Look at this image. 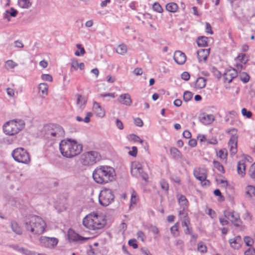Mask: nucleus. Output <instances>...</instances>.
<instances>
[{
  "instance_id": "f257e3e1",
  "label": "nucleus",
  "mask_w": 255,
  "mask_h": 255,
  "mask_svg": "<svg viewBox=\"0 0 255 255\" xmlns=\"http://www.w3.org/2000/svg\"><path fill=\"white\" fill-rule=\"evenodd\" d=\"M116 174L114 169L109 166H100L93 173L94 181L98 184H105L113 181Z\"/></svg>"
},
{
  "instance_id": "f03ea898",
  "label": "nucleus",
  "mask_w": 255,
  "mask_h": 255,
  "mask_svg": "<svg viewBox=\"0 0 255 255\" xmlns=\"http://www.w3.org/2000/svg\"><path fill=\"white\" fill-rule=\"evenodd\" d=\"M83 146L76 140L68 139L62 140L59 144V149L61 154L67 158H71L79 154Z\"/></svg>"
},
{
  "instance_id": "7ed1b4c3",
  "label": "nucleus",
  "mask_w": 255,
  "mask_h": 255,
  "mask_svg": "<svg viewBox=\"0 0 255 255\" xmlns=\"http://www.w3.org/2000/svg\"><path fill=\"white\" fill-rule=\"evenodd\" d=\"M46 226L45 222L37 216H29L24 220V227L26 230L33 234L40 235L44 231Z\"/></svg>"
},
{
  "instance_id": "20e7f679",
  "label": "nucleus",
  "mask_w": 255,
  "mask_h": 255,
  "mask_svg": "<svg viewBox=\"0 0 255 255\" xmlns=\"http://www.w3.org/2000/svg\"><path fill=\"white\" fill-rule=\"evenodd\" d=\"M106 224L105 216L97 213H92L83 219V225L91 230H98L103 228Z\"/></svg>"
},
{
  "instance_id": "39448f33",
  "label": "nucleus",
  "mask_w": 255,
  "mask_h": 255,
  "mask_svg": "<svg viewBox=\"0 0 255 255\" xmlns=\"http://www.w3.org/2000/svg\"><path fill=\"white\" fill-rule=\"evenodd\" d=\"M42 133L45 138L50 140H56L64 136V130L59 125L48 124L43 127Z\"/></svg>"
},
{
  "instance_id": "423d86ee",
  "label": "nucleus",
  "mask_w": 255,
  "mask_h": 255,
  "mask_svg": "<svg viewBox=\"0 0 255 255\" xmlns=\"http://www.w3.org/2000/svg\"><path fill=\"white\" fill-rule=\"evenodd\" d=\"M15 161L24 164H28L30 161V155L28 152L23 148H17L11 153Z\"/></svg>"
},
{
  "instance_id": "0eeeda50",
  "label": "nucleus",
  "mask_w": 255,
  "mask_h": 255,
  "mask_svg": "<svg viewBox=\"0 0 255 255\" xmlns=\"http://www.w3.org/2000/svg\"><path fill=\"white\" fill-rule=\"evenodd\" d=\"M114 195L111 189H104L100 193L99 203L103 206H107L114 201Z\"/></svg>"
},
{
  "instance_id": "6e6552de",
  "label": "nucleus",
  "mask_w": 255,
  "mask_h": 255,
  "mask_svg": "<svg viewBox=\"0 0 255 255\" xmlns=\"http://www.w3.org/2000/svg\"><path fill=\"white\" fill-rule=\"evenodd\" d=\"M100 159V154L95 151L87 152L82 156V163L84 165H92L99 161Z\"/></svg>"
},
{
  "instance_id": "1a4fd4ad",
  "label": "nucleus",
  "mask_w": 255,
  "mask_h": 255,
  "mask_svg": "<svg viewBox=\"0 0 255 255\" xmlns=\"http://www.w3.org/2000/svg\"><path fill=\"white\" fill-rule=\"evenodd\" d=\"M131 174L137 178L141 177L145 181H147L148 178L147 174L143 171L142 165L139 162L135 161L132 163Z\"/></svg>"
},
{
  "instance_id": "9d476101",
  "label": "nucleus",
  "mask_w": 255,
  "mask_h": 255,
  "mask_svg": "<svg viewBox=\"0 0 255 255\" xmlns=\"http://www.w3.org/2000/svg\"><path fill=\"white\" fill-rule=\"evenodd\" d=\"M68 238L69 242L74 245L82 244L89 239L81 236L72 229H69L68 231Z\"/></svg>"
},
{
  "instance_id": "9b49d317",
  "label": "nucleus",
  "mask_w": 255,
  "mask_h": 255,
  "mask_svg": "<svg viewBox=\"0 0 255 255\" xmlns=\"http://www.w3.org/2000/svg\"><path fill=\"white\" fill-rule=\"evenodd\" d=\"M58 239L54 237L41 236L39 238L40 246L48 249L54 248L58 243Z\"/></svg>"
},
{
  "instance_id": "f8f14e48",
  "label": "nucleus",
  "mask_w": 255,
  "mask_h": 255,
  "mask_svg": "<svg viewBox=\"0 0 255 255\" xmlns=\"http://www.w3.org/2000/svg\"><path fill=\"white\" fill-rule=\"evenodd\" d=\"M224 215L225 217L230 220L235 226L240 227L241 225L242 222L240 215L237 213L230 210H227L224 211Z\"/></svg>"
},
{
  "instance_id": "ddd939ff",
  "label": "nucleus",
  "mask_w": 255,
  "mask_h": 255,
  "mask_svg": "<svg viewBox=\"0 0 255 255\" xmlns=\"http://www.w3.org/2000/svg\"><path fill=\"white\" fill-rule=\"evenodd\" d=\"M193 175L196 179L201 182L205 181L204 185L209 184V181L206 180L207 174L205 169L203 168H196L193 171Z\"/></svg>"
},
{
  "instance_id": "4468645a",
  "label": "nucleus",
  "mask_w": 255,
  "mask_h": 255,
  "mask_svg": "<svg viewBox=\"0 0 255 255\" xmlns=\"http://www.w3.org/2000/svg\"><path fill=\"white\" fill-rule=\"evenodd\" d=\"M14 120L7 122L3 126V130L6 134L12 135L17 133Z\"/></svg>"
},
{
  "instance_id": "2eb2a0df",
  "label": "nucleus",
  "mask_w": 255,
  "mask_h": 255,
  "mask_svg": "<svg viewBox=\"0 0 255 255\" xmlns=\"http://www.w3.org/2000/svg\"><path fill=\"white\" fill-rule=\"evenodd\" d=\"M238 143V136L236 135H232L228 142L230 147V152L231 155H235L237 153Z\"/></svg>"
},
{
  "instance_id": "dca6fc26",
  "label": "nucleus",
  "mask_w": 255,
  "mask_h": 255,
  "mask_svg": "<svg viewBox=\"0 0 255 255\" xmlns=\"http://www.w3.org/2000/svg\"><path fill=\"white\" fill-rule=\"evenodd\" d=\"M75 96L76 97V105L79 110L83 111L87 102V98L79 94H76Z\"/></svg>"
},
{
  "instance_id": "f3484780",
  "label": "nucleus",
  "mask_w": 255,
  "mask_h": 255,
  "mask_svg": "<svg viewBox=\"0 0 255 255\" xmlns=\"http://www.w3.org/2000/svg\"><path fill=\"white\" fill-rule=\"evenodd\" d=\"M237 71L234 68L227 70L223 75L225 81L227 82L228 83L231 82L233 79L237 77Z\"/></svg>"
},
{
  "instance_id": "a211bd4d",
  "label": "nucleus",
  "mask_w": 255,
  "mask_h": 255,
  "mask_svg": "<svg viewBox=\"0 0 255 255\" xmlns=\"http://www.w3.org/2000/svg\"><path fill=\"white\" fill-rule=\"evenodd\" d=\"M173 58L175 62L179 65L183 64L186 60V55L180 51H176L175 52Z\"/></svg>"
},
{
  "instance_id": "6ab92c4d",
  "label": "nucleus",
  "mask_w": 255,
  "mask_h": 255,
  "mask_svg": "<svg viewBox=\"0 0 255 255\" xmlns=\"http://www.w3.org/2000/svg\"><path fill=\"white\" fill-rule=\"evenodd\" d=\"M93 111L98 117L103 118L105 115L104 109L101 107L99 103L96 102H93Z\"/></svg>"
},
{
  "instance_id": "aec40b11",
  "label": "nucleus",
  "mask_w": 255,
  "mask_h": 255,
  "mask_svg": "<svg viewBox=\"0 0 255 255\" xmlns=\"http://www.w3.org/2000/svg\"><path fill=\"white\" fill-rule=\"evenodd\" d=\"M210 48L201 49L197 52L198 59L199 62L206 61L209 55Z\"/></svg>"
},
{
  "instance_id": "412c9836",
  "label": "nucleus",
  "mask_w": 255,
  "mask_h": 255,
  "mask_svg": "<svg viewBox=\"0 0 255 255\" xmlns=\"http://www.w3.org/2000/svg\"><path fill=\"white\" fill-rule=\"evenodd\" d=\"M200 121L204 125H209L214 120V116L213 115L202 114L199 117Z\"/></svg>"
},
{
  "instance_id": "4be33fe9",
  "label": "nucleus",
  "mask_w": 255,
  "mask_h": 255,
  "mask_svg": "<svg viewBox=\"0 0 255 255\" xmlns=\"http://www.w3.org/2000/svg\"><path fill=\"white\" fill-rule=\"evenodd\" d=\"M118 102L127 106H130L131 104V100L130 96L128 94H124L120 96V99L118 100Z\"/></svg>"
},
{
  "instance_id": "5701e85b",
  "label": "nucleus",
  "mask_w": 255,
  "mask_h": 255,
  "mask_svg": "<svg viewBox=\"0 0 255 255\" xmlns=\"http://www.w3.org/2000/svg\"><path fill=\"white\" fill-rule=\"evenodd\" d=\"M229 243L233 248L234 249H239L241 247V237L240 236H238L234 239H230Z\"/></svg>"
},
{
  "instance_id": "b1692460",
  "label": "nucleus",
  "mask_w": 255,
  "mask_h": 255,
  "mask_svg": "<svg viewBox=\"0 0 255 255\" xmlns=\"http://www.w3.org/2000/svg\"><path fill=\"white\" fill-rule=\"evenodd\" d=\"M246 165L244 160L239 161L237 165V171L241 177H243L245 174Z\"/></svg>"
},
{
  "instance_id": "393cba45",
  "label": "nucleus",
  "mask_w": 255,
  "mask_h": 255,
  "mask_svg": "<svg viewBox=\"0 0 255 255\" xmlns=\"http://www.w3.org/2000/svg\"><path fill=\"white\" fill-rule=\"evenodd\" d=\"M206 84V80L203 77H199L197 79L195 82V88L197 89H202L204 88Z\"/></svg>"
},
{
  "instance_id": "a878e982",
  "label": "nucleus",
  "mask_w": 255,
  "mask_h": 255,
  "mask_svg": "<svg viewBox=\"0 0 255 255\" xmlns=\"http://www.w3.org/2000/svg\"><path fill=\"white\" fill-rule=\"evenodd\" d=\"M116 50L119 54L124 55L127 52L128 48L125 44H121L118 46Z\"/></svg>"
},
{
  "instance_id": "bb28decb",
  "label": "nucleus",
  "mask_w": 255,
  "mask_h": 255,
  "mask_svg": "<svg viewBox=\"0 0 255 255\" xmlns=\"http://www.w3.org/2000/svg\"><path fill=\"white\" fill-rule=\"evenodd\" d=\"M208 38L205 36L199 37L197 39V43L200 47H205L207 46Z\"/></svg>"
},
{
  "instance_id": "cd10ccee",
  "label": "nucleus",
  "mask_w": 255,
  "mask_h": 255,
  "mask_svg": "<svg viewBox=\"0 0 255 255\" xmlns=\"http://www.w3.org/2000/svg\"><path fill=\"white\" fill-rule=\"evenodd\" d=\"M170 151L174 158H182V155L177 148L172 147L170 148Z\"/></svg>"
},
{
  "instance_id": "c85d7f7f",
  "label": "nucleus",
  "mask_w": 255,
  "mask_h": 255,
  "mask_svg": "<svg viewBox=\"0 0 255 255\" xmlns=\"http://www.w3.org/2000/svg\"><path fill=\"white\" fill-rule=\"evenodd\" d=\"M178 5L174 2H170L166 4V9L167 11L171 12H175L178 9Z\"/></svg>"
},
{
  "instance_id": "c756f323",
  "label": "nucleus",
  "mask_w": 255,
  "mask_h": 255,
  "mask_svg": "<svg viewBox=\"0 0 255 255\" xmlns=\"http://www.w3.org/2000/svg\"><path fill=\"white\" fill-rule=\"evenodd\" d=\"M11 228L12 231L16 234L18 235H21L22 234V230L16 222H11Z\"/></svg>"
},
{
  "instance_id": "7c9ffc66",
  "label": "nucleus",
  "mask_w": 255,
  "mask_h": 255,
  "mask_svg": "<svg viewBox=\"0 0 255 255\" xmlns=\"http://www.w3.org/2000/svg\"><path fill=\"white\" fill-rule=\"evenodd\" d=\"M38 89H39V92H40L42 94V95H47L48 86L46 83H40L39 85Z\"/></svg>"
},
{
  "instance_id": "2f4dec72",
  "label": "nucleus",
  "mask_w": 255,
  "mask_h": 255,
  "mask_svg": "<svg viewBox=\"0 0 255 255\" xmlns=\"http://www.w3.org/2000/svg\"><path fill=\"white\" fill-rule=\"evenodd\" d=\"M93 114L91 112H88L86 113V117L83 119L80 116H77L76 119L78 122L83 121L85 123H89L90 122V118L92 116Z\"/></svg>"
},
{
  "instance_id": "473e14b6",
  "label": "nucleus",
  "mask_w": 255,
  "mask_h": 255,
  "mask_svg": "<svg viewBox=\"0 0 255 255\" xmlns=\"http://www.w3.org/2000/svg\"><path fill=\"white\" fill-rule=\"evenodd\" d=\"M18 3L19 6L23 8H28L31 5L30 0H18Z\"/></svg>"
},
{
  "instance_id": "72a5a7b5",
  "label": "nucleus",
  "mask_w": 255,
  "mask_h": 255,
  "mask_svg": "<svg viewBox=\"0 0 255 255\" xmlns=\"http://www.w3.org/2000/svg\"><path fill=\"white\" fill-rule=\"evenodd\" d=\"M17 66V64L12 60H8L5 62V68L6 70L12 69Z\"/></svg>"
},
{
  "instance_id": "f704fd0d",
  "label": "nucleus",
  "mask_w": 255,
  "mask_h": 255,
  "mask_svg": "<svg viewBox=\"0 0 255 255\" xmlns=\"http://www.w3.org/2000/svg\"><path fill=\"white\" fill-rule=\"evenodd\" d=\"M179 204L182 206V208H187L188 201L185 196L181 195L178 199Z\"/></svg>"
},
{
  "instance_id": "c9c22d12",
  "label": "nucleus",
  "mask_w": 255,
  "mask_h": 255,
  "mask_svg": "<svg viewBox=\"0 0 255 255\" xmlns=\"http://www.w3.org/2000/svg\"><path fill=\"white\" fill-rule=\"evenodd\" d=\"M15 122V127L18 128L17 133L21 130H22L25 125V123L23 121L21 120H14Z\"/></svg>"
},
{
  "instance_id": "e433bc0d",
  "label": "nucleus",
  "mask_w": 255,
  "mask_h": 255,
  "mask_svg": "<svg viewBox=\"0 0 255 255\" xmlns=\"http://www.w3.org/2000/svg\"><path fill=\"white\" fill-rule=\"evenodd\" d=\"M77 48L80 50V53L78 51H76L75 55L77 56H83L85 53V50L80 44H76Z\"/></svg>"
},
{
  "instance_id": "4c0bfd02",
  "label": "nucleus",
  "mask_w": 255,
  "mask_h": 255,
  "mask_svg": "<svg viewBox=\"0 0 255 255\" xmlns=\"http://www.w3.org/2000/svg\"><path fill=\"white\" fill-rule=\"evenodd\" d=\"M187 208H182V210L179 211V215L180 216V218L183 220L184 219H188V214L186 211V209Z\"/></svg>"
},
{
  "instance_id": "58836bf2",
  "label": "nucleus",
  "mask_w": 255,
  "mask_h": 255,
  "mask_svg": "<svg viewBox=\"0 0 255 255\" xmlns=\"http://www.w3.org/2000/svg\"><path fill=\"white\" fill-rule=\"evenodd\" d=\"M128 138L129 140L133 141H138L140 143L142 144L143 143V140L141 139L139 136L134 134H131L128 136Z\"/></svg>"
},
{
  "instance_id": "ea45409f",
  "label": "nucleus",
  "mask_w": 255,
  "mask_h": 255,
  "mask_svg": "<svg viewBox=\"0 0 255 255\" xmlns=\"http://www.w3.org/2000/svg\"><path fill=\"white\" fill-rule=\"evenodd\" d=\"M240 80L245 83H247L250 79L249 75L246 72H242L240 75Z\"/></svg>"
},
{
  "instance_id": "a19ab883",
  "label": "nucleus",
  "mask_w": 255,
  "mask_h": 255,
  "mask_svg": "<svg viewBox=\"0 0 255 255\" xmlns=\"http://www.w3.org/2000/svg\"><path fill=\"white\" fill-rule=\"evenodd\" d=\"M172 234L175 237H177L179 235L178 233V224L176 223L173 226L170 228Z\"/></svg>"
},
{
  "instance_id": "79ce46f5",
  "label": "nucleus",
  "mask_w": 255,
  "mask_h": 255,
  "mask_svg": "<svg viewBox=\"0 0 255 255\" xmlns=\"http://www.w3.org/2000/svg\"><path fill=\"white\" fill-rule=\"evenodd\" d=\"M183 100L185 102H188L189 101H190L192 97H193V94L191 92H189V91H185L184 93V94H183Z\"/></svg>"
},
{
  "instance_id": "37998d69",
  "label": "nucleus",
  "mask_w": 255,
  "mask_h": 255,
  "mask_svg": "<svg viewBox=\"0 0 255 255\" xmlns=\"http://www.w3.org/2000/svg\"><path fill=\"white\" fill-rule=\"evenodd\" d=\"M213 164L214 166L219 171L221 172L222 173H224L225 170L224 168V167L222 165L220 164V163L217 161H213Z\"/></svg>"
},
{
  "instance_id": "c03bdc74",
  "label": "nucleus",
  "mask_w": 255,
  "mask_h": 255,
  "mask_svg": "<svg viewBox=\"0 0 255 255\" xmlns=\"http://www.w3.org/2000/svg\"><path fill=\"white\" fill-rule=\"evenodd\" d=\"M244 241L246 245L249 247H251L254 244L253 240L249 236L245 237Z\"/></svg>"
},
{
  "instance_id": "a18cd8bd",
  "label": "nucleus",
  "mask_w": 255,
  "mask_h": 255,
  "mask_svg": "<svg viewBox=\"0 0 255 255\" xmlns=\"http://www.w3.org/2000/svg\"><path fill=\"white\" fill-rule=\"evenodd\" d=\"M217 155L219 157H220L222 159H225L227 156V151H225L224 150L221 149L217 152Z\"/></svg>"
},
{
  "instance_id": "49530a36",
  "label": "nucleus",
  "mask_w": 255,
  "mask_h": 255,
  "mask_svg": "<svg viewBox=\"0 0 255 255\" xmlns=\"http://www.w3.org/2000/svg\"><path fill=\"white\" fill-rule=\"evenodd\" d=\"M198 251L202 253L206 252V246L203 244V243L200 242L198 244Z\"/></svg>"
},
{
  "instance_id": "de8ad7c7",
  "label": "nucleus",
  "mask_w": 255,
  "mask_h": 255,
  "mask_svg": "<svg viewBox=\"0 0 255 255\" xmlns=\"http://www.w3.org/2000/svg\"><path fill=\"white\" fill-rule=\"evenodd\" d=\"M152 8L154 10L159 13L162 12L163 11L162 7L158 2H155L152 5Z\"/></svg>"
},
{
  "instance_id": "09e8293b",
  "label": "nucleus",
  "mask_w": 255,
  "mask_h": 255,
  "mask_svg": "<svg viewBox=\"0 0 255 255\" xmlns=\"http://www.w3.org/2000/svg\"><path fill=\"white\" fill-rule=\"evenodd\" d=\"M41 79L43 81L52 82L53 78L50 74H43L41 75Z\"/></svg>"
},
{
  "instance_id": "8fccbe9b",
  "label": "nucleus",
  "mask_w": 255,
  "mask_h": 255,
  "mask_svg": "<svg viewBox=\"0 0 255 255\" xmlns=\"http://www.w3.org/2000/svg\"><path fill=\"white\" fill-rule=\"evenodd\" d=\"M242 114L243 116H245L248 118H250L252 116V113L250 111H247L245 108H243L242 110Z\"/></svg>"
},
{
  "instance_id": "3c124183",
  "label": "nucleus",
  "mask_w": 255,
  "mask_h": 255,
  "mask_svg": "<svg viewBox=\"0 0 255 255\" xmlns=\"http://www.w3.org/2000/svg\"><path fill=\"white\" fill-rule=\"evenodd\" d=\"M160 183L161 188L164 190L167 191L169 187L168 183L165 180H162L160 181Z\"/></svg>"
},
{
  "instance_id": "603ef678",
  "label": "nucleus",
  "mask_w": 255,
  "mask_h": 255,
  "mask_svg": "<svg viewBox=\"0 0 255 255\" xmlns=\"http://www.w3.org/2000/svg\"><path fill=\"white\" fill-rule=\"evenodd\" d=\"M136 201H137L136 194V193L134 191H133L131 196L130 206L135 204Z\"/></svg>"
},
{
  "instance_id": "864d4df0",
  "label": "nucleus",
  "mask_w": 255,
  "mask_h": 255,
  "mask_svg": "<svg viewBox=\"0 0 255 255\" xmlns=\"http://www.w3.org/2000/svg\"><path fill=\"white\" fill-rule=\"evenodd\" d=\"M246 192L248 194H250V196H251V194H255V188L252 186H249L247 187V191Z\"/></svg>"
},
{
  "instance_id": "5fc2aeb1",
  "label": "nucleus",
  "mask_w": 255,
  "mask_h": 255,
  "mask_svg": "<svg viewBox=\"0 0 255 255\" xmlns=\"http://www.w3.org/2000/svg\"><path fill=\"white\" fill-rule=\"evenodd\" d=\"M182 79L185 81H188L189 80L190 76L188 72H184L181 75Z\"/></svg>"
},
{
  "instance_id": "6e6d98bb",
  "label": "nucleus",
  "mask_w": 255,
  "mask_h": 255,
  "mask_svg": "<svg viewBox=\"0 0 255 255\" xmlns=\"http://www.w3.org/2000/svg\"><path fill=\"white\" fill-rule=\"evenodd\" d=\"M134 124L138 127H142L143 126L142 121L138 118H135L134 120Z\"/></svg>"
},
{
  "instance_id": "4d7b16f0",
  "label": "nucleus",
  "mask_w": 255,
  "mask_h": 255,
  "mask_svg": "<svg viewBox=\"0 0 255 255\" xmlns=\"http://www.w3.org/2000/svg\"><path fill=\"white\" fill-rule=\"evenodd\" d=\"M71 67L74 70H77L79 66V63L77 59L73 60L71 64Z\"/></svg>"
},
{
  "instance_id": "13d9d810",
  "label": "nucleus",
  "mask_w": 255,
  "mask_h": 255,
  "mask_svg": "<svg viewBox=\"0 0 255 255\" xmlns=\"http://www.w3.org/2000/svg\"><path fill=\"white\" fill-rule=\"evenodd\" d=\"M137 152V148L135 146H133L132 147V150L129 151L128 152V153L130 155H131L133 157H135L136 156Z\"/></svg>"
},
{
  "instance_id": "bf43d9fd",
  "label": "nucleus",
  "mask_w": 255,
  "mask_h": 255,
  "mask_svg": "<svg viewBox=\"0 0 255 255\" xmlns=\"http://www.w3.org/2000/svg\"><path fill=\"white\" fill-rule=\"evenodd\" d=\"M128 245L133 247V249H137L138 248L137 245L136 244V240L135 239H130L128 241Z\"/></svg>"
},
{
  "instance_id": "052dcab7",
  "label": "nucleus",
  "mask_w": 255,
  "mask_h": 255,
  "mask_svg": "<svg viewBox=\"0 0 255 255\" xmlns=\"http://www.w3.org/2000/svg\"><path fill=\"white\" fill-rule=\"evenodd\" d=\"M11 11L8 10L6 11V13L9 14L12 17H15L17 14V11L14 9L13 7L10 8Z\"/></svg>"
},
{
  "instance_id": "680f3d73",
  "label": "nucleus",
  "mask_w": 255,
  "mask_h": 255,
  "mask_svg": "<svg viewBox=\"0 0 255 255\" xmlns=\"http://www.w3.org/2000/svg\"><path fill=\"white\" fill-rule=\"evenodd\" d=\"M138 239H140L142 242H143L145 239V235L142 231H138L137 233Z\"/></svg>"
},
{
  "instance_id": "e2e57ef3",
  "label": "nucleus",
  "mask_w": 255,
  "mask_h": 255,
  "mask_svg": "<svg viewBox=\"0 0 255 255\" xmlns=\"http://www.w3.org/2000/svg\"><path fill=\"white\" fill-rule=\"evenodd\" d=\"M245 255H255V250L254 248H249L245 252Z\"/></svg>"
},
{
  "instance_id": "0e129e2a",
  "label": "nucleus",
  "mask_w": 255,
  "mask_h": 255,
  "mask_svg": "<svg viewBox=\"0 0 255 255\" xmlns=\"http://www.w3.org/2000/svg\"><path fill=\"white\" fill-rule=\"evenodd\" d=\"M20 250L21 251L20 253L23 254L25 255H34L33 253L26 249L22 248V249H20Z\"/></svg>"
},
{
  "instance_id": "69168bd1",
  "label": "nucleus",
  "mask_w": 255,
  "mask_h": 255,
  "mask_svg": "<svg viewBox=\"0 0 255 255\" xmlns=\"http://www.w3.org/2000/svg\"><path fill=\"white\" fill-rule=\"evenodd\" d=\"M213 73L214 76L217 78H220L221 74L216 68H213Z\"/></svg>"
},
{
  "instance_id": "338daca9",
  "label": "nucleus",
  "mask_w": 255,
  "mask_h": 255,
  "mask_svg": "<svg viewBox=\"0 0 255 255\" xmlns=\"http://www.w3.org/2000/svg\"><path fill=\"white\" fill-rule=\"evenodd\" d=\"M250 175L252 178H255V166H252L250 170Z\"/></svg>"
},
{
  "instance_id": "774afa93",
  "label": "nucleus",
  "mask_w": 255,
  "mask_h": 255,
  "mask_svg": "<svg viewBox=\"0 0 255 255\" xmlns=\"http://www.w3.org/2000/svg\"><path fill=\"white\" fill-rule=\"evenodd\" d=\"M206 32L208 33H209V34H213V31L212 30V28H211V25L207 22L206 23Z\"/></svg>"
}]
</instances>
